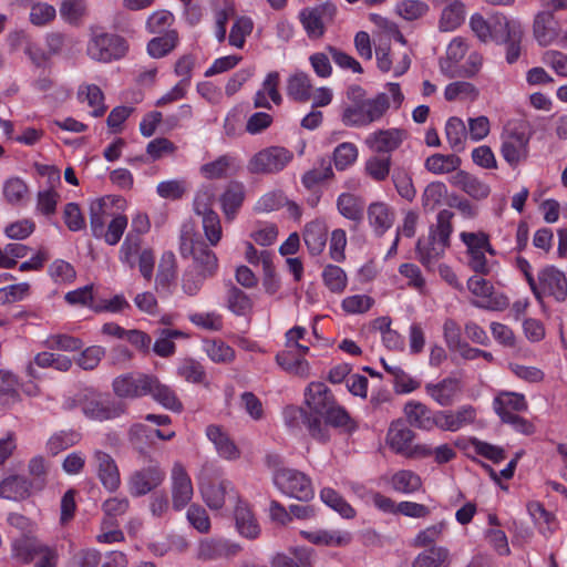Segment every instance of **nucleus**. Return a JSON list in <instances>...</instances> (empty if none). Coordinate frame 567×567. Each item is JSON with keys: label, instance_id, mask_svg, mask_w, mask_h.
Wrapping results in <instances>:
<instances>
[{"label": "nucleus", "instance_id": "obj_1", "mask_svg": "<svg viewBox=\"0 0 567 567\" xmlns=\"http://www.w3.org/2000/svg\"><path fill=\"white\" fill-rule=\"evenodd\" d=\"M388 92H380L374 96H368L367 91L360 85L353 84L347 90L348 103L343 107L341 121L347 127H364L380 121L389 111L391 100L395 109H399L404 95L398 83H388Z\"/></svg>", "mask_w": 567, "mask_h": 567}, {"label": "nucleus", "instance_id": "obj_2", "mask_svg": "<svg viewBox=\"0 0 567 567\" xmlns=\"http://www.w3.org/2000/svg\"><path fill=\"white\" fill-rule=\"evenodd\" d=\"M112 388L116 396L121 399H137L151 395L166 409L177 412L183 409L174 390L162 383L154 374L142 372L125 373L113 380Z\"/></svg>", "mask_w": 567, "mask_h": 567}, {"label": "nucleus", "instance_id": "obj_3", "mask_svg": "<svg viewBox=\"0 0 567 567\" xmlns=\"http://www.w3.org/2000/svg\"><path fill=\"white\" fill-rule=\"evenodd\" d=\"M305 402L309 409L308 414L323 417L327 427H341L347 432L357 429V423L351 419L344 408L339 405L330 391L322 382H311L305 391Z\"/></svg>", "mask_w": 567, "mask_h": 567}, {"label": "nucleus", "instance_id": "obj_4", "mask_svg": "<svg viewBox=\"0 0 567 567\" xmlns=\"http://www.w3.org/2000/svg\"><path fill=\"white\" fill-rule=\"evenodd\" d=\"M128 49V42L122 35L92 28L85 52L95 62L111 63L123 59Z\"/></svg>", "mask_w": 567, "mask_h": 567}, {"label": "nucleus", "instance_id": "obj_5", "mask_svg": "<svg viewBox=\"0 0 567 567\" xmlns=\"http://www.w3.org/2000/svg\"><path fill=\"white\" fill-rule=\"evenodd\" d=\"M195 227L190 223H186L182 227L179 251L183 257L193 256V262L189 266L193 269L214 277L218 269V259L208 246L198 239H195Z\"/></svg>", "mask_w": 567, "mask_h": 567}, {"label": "nucleus", "instance_id": "obj_6", "mask_svg": "<svg viewBox=\"0 0 567 567\" xmlns=\"http://www.w3.org/2000/svg\"><path fill=\"white\" fill-rule=\"evenodd\" d=\"M538 302H543L545 297H551L557 302H564L567 299V278L566 275L553 265L543 267L535 280V288H530Z\"/></svg>", "mask_w": 567, "mask_h": 567}, {"label": "nucleus", "instance_id": "obj_7", "mask_svg": "<svg viewBox=\"0 0 567 567\" xmlns=\"http://www.w3.org/2000/svg\"><path fill=\"white\" fill-rule=\"evenodd\" d=\"M275 485L286 495L307 502L313 497L310 478L293 468H279L274 474Z\"/></svg>", "mask_w": 567, "mask_h": 567}, {"label": "nucleus", "instance_id": "obj_8", "mask_svg": "<svg viewBox=\"0 0 567 567\" xmlns=\"http://www.w3.org/2000/svg\"><path fill=\"white\" fill-rule=\"evenodd\" d=\"M292 158V152L285 147H266L250 158L248 171L252 174H276L282 171Z\"/></svg>", "mask_w": 567, "mask_h": 567}, {"label": "nucleus", "instance_id": "obj_9", "mask_svg": "<svg viewBox=\"0 0 567 567\" xmlns=\"http://www.w3.org/2000/svg\"><path fill=\"white\" fill-rule=\"evenodd\" d=\"M165 480V472L159 463L150 458L148 464L135 472L128 478L127 486L132 496L140 497L157 488Z\"/></svg>", "mask_w": 567, "mask_h": 567}, {"label": "nucleus", "instance_id": "obj_10", "mask_svg": "<svg viewBox=\"0 0 567 567\" xmlns=\"http://www.w3.org/2000/svg\"><path fill=\"white\" fill-rule=\"evenodd\" d=\"M501 154L506 163L516 168L529 155V136L516 128H506L502 134Z\"/></svg>", "mask_w": 567, "mask_h": 567}, {"label": "nucleus", "instance_id": "obj_11", "mask_svg": "<svg viewBox=\"0 0 567 567\" xmlns=\"http://www.w3.org/2000/svg\"><path fill=\"white\" fill-rule=\"evenodd\" d=\"M194 210L198 216H202L206 239L212 246H216L221 239L223 230L218 214L212 209V196L209 193L200 192L196 195Z\"/></svg>", "mask_w": 567, "mask_h": 567}, {"label": "nucleus", "instance_id": "obj_12", "mask_svg": "<svg viewBox=\"0 0 567 567\" xmlns=\"http://www.w3.org/2000/svg\"><path fill=\"white\" fill-rule=\"evenodd\" d=\"M285 421L290 429H299L305 425L309 435L320 443H327L330 440L329 427L322 423V420L308 414L303 409L288 406L285 410Z\"/></svg>", "mask_w": 567, "mask_h": 567}, {"label": "nucleus", "instance_id": "obj_13", "mask_svg": "<svg viewBox=\"0 0 567 567\" xmlns=\"http://www.w3.org/2000/svg\"><path fill=\"white\" fill-rule=\"evenodd\" d=\"M336 13V6L326 2L315 8L303 9L300 12V21L309 38L319 39L323 35L326 25L333 21Z\"/></svg>", "mask_w": 567, "mask_h": 567}, {"label": "nucleus", "instance_id": "obj_14", "mask_svg": "<svg viewBox=\"0 0 567 567\" xmlns=\"http://www.w3.org/2000/svg\"><path fill=\"white\" fill-rule=\"evenodd\" d=\"M84 415L93 421H109L121 416L125 406L123 403L104 395L86 398L82 403Z\"/></svg>", "mask_w": 567, "mask_h": 567}, {"label": "nucleus", "instance_id": "obj_15", "mask_svg": "<svg viewBox=\"0 0 567 567\" xmlns=\"http://www.w3.org/2000/svg\"><path fill=\"white\" fill-rule=\"evenodd\" d=\"M92 465L102 486L109 492H115L121 486V474L115 460L111 454L95 450L92 455Z\"/></svg>", "mask_w": 567, "mask_h": 567}, {"label": "nucleus", "instance_id": "obj_16", "mask_svg": "<svg viewBox=\"0 0 567 567\" xmlns=\"http://www.w3.org/2000/svg\"><path fill=\"white\" fill-rule=\"evenodd\" d=\"M241 547L223 538L200 539L196 548V557L199 560L209 561L229 558L237 555Z\"/></svg>", "mask_w": 567, "mask_h": 567}, {"label": "nucleus", "instance_id": "obj_17", "mask_svg": "<svg viewBox=\"0 0 567 567\" xmlns=\"http://www.w3.org/2000/svg\"><path fill=\"white\" fill-rule=\"evenodd\" d=\"M454 214L451 210L443 209L437 215V224L432 233L431 241L427 244V260L442 256L450 246V236L452 233L451 219Z\"/></svg>", "mask_w": 567, "mask_h": 567}, {"label": "nucleus", "instance_id": "obj_18", "mask_svg": "<svg viewBox=\"0 0 567 567\" xmlns=\"http://www.w3.org/2000/svg\"><path fill=\"white\" fill-rule=\"evenodd\" d=\"M414 437L415 435L413 431L408 426L405 421L403 419H398L390 424L386 434V443L395 453L412 457L416 452L412 447Z\"/></svg>", "mask_w": 567, "mask_h": 567}, {"label": "nucleus", "instance_id": "obj_19", "mask_svg": "<svg viewBox=\"0 0 567 567\" xmlns=\"http://www.w3.org/2000/svg\"><path fill=\"white\" fill-rule=\"evenodd\" d=\"M467 288L482 299L475 302L477 307L498 310L507 306V299L504 296H494L493 285L481 276H472L467 280Z\"/></svg>", "mask_w": 567, "mask_h": 567}, {"label": "nucleus", "instance_id": "obj_20", "mask_svg": "<svg viewBox=\"0 0 567 567\" xmlns=\"http://www.w3.org/2000/svg\"><path fill=\"white\" fill-rule=\"evenodd\" d=\"M193 497V484L185 467L176 462L172 468V501L176 511L184 508Z\"/></svg>", "mask_w": 567, "mask_h": 567}, {"label": "nucleus", "instance_id": "obj_21", "mask_svg": "<svg viewBox=\"0 0 567 567\" xmlns=\"http://www.w3.org/2000/svg\"><path fill=\"white\" fill-rule=\"evenodd\" d=\"M408 133L402 128L379 130L365 138V145L374 153H391L400 147Z\"/></svg>", "mask_w": 567, "mask_h": 567}, {"label": "nucleus", "instance_id": "obj_22", "mask_svg": "<svg viewBox=\"0 0 567 567\" xmlns=\"http://www.w3.org/2000/svg\"><path fill=\"white\" fill-rule=\"evenodd\" d=\"M246 192L243 183L231 181L219 197L221 210L227 220H233L245 200Z\"/></svg>", "mask_w": 567, "mask_h": 567}, {"label": "nucleus", "instance_id": "obj_23", "mask_svg": "<svg viewBox=\"0 0 567 567\" xmlns=\"http://www.w3.org/2000/svg\"><path fill=\"white\" fill-rule=\"evenodd\" d=\"M338 212L353 223V229L364 219L365 202L362 197L351 193H342L337 199Z\"/></svg>", "mask_w": 567, "mask_h": 567}, {"label": "nucleus", "instance_id": "obj_24", "mask_svg": "<svg viewBox=\"0 0 567 567\" xmlns=\"http://www.w3.org/2000/svg\"><path fill=\"white\" fill-rule=\"evenodd\" d=\"M468 48L466 39L462 37L454 38L447 45L445 58L440 59L441 71L451 78L455 76L457 65L466 55Z\"/></svg>", "mask_w": 567, "mask_h": 567}, {"label": "nucleus", "instance_id": "obj_25", "mask_svg": "<svg viewBox=\"0 0 567 567\" xmlns=\"http://www.w3.org/2000/svg\"><path fill=\"white\" fill-rule=\"evenodd\" d=\"M369 224L378 236H382L394 223V210L383 202L371 203L367 208Z\"/></svg>", "mask_w": 567, "mask_h": 567}, {"label": "nucleus", "instance_id": "obj_26", "mask_svg": "<svg viewBox=\"0 0 567 567\" xmlns=\"http://www.w3.org/2000/svg\"><path fill=\"white\" fill-rule=\"evenodd\" d=\"M491 41L504 43L507 40H522L523 30L520 24L508 20L503 14L492 17Z\"/></svg>", "mask_w": 567, "mask_h": 567}, {"label": "nucleus", "instance_id": "obj_27", "mask_svg": "<svg viewBox=\"0 0 567 567\" xmlns=\"http://www.w3.org/2000/svg\"><path fill=\"white\" fill-rule=\"evenodd\" d=\"M493 408L502 421L515 415L514 412L527 410V402L523 394L515 392H501L493 401Z\"/></svg>", "mask_w": 567, "mask_h": 567}, {"label": "nucleus", "instance_id": "obj_28", "mask_svg": "<svg viewBox=\"0 0 567 567\" xmlns=\"http://www.w3.org/2000/svg\"><path fill=\"white\" fill-rule=\"evenodd\" d=\"M176 258L172 251L162 255L158 270L155 278V290L157 292H171V287L176 279Z\"/></svg>", "mask_w": 567, "mask_h": 567}, {"label": "nucleus", "instance_id": "obj_29", "mask_svg": "<svg viewBox=\"0 0 567 567\" xmlns=\"http://www.w3.org/2000/svg\"><path fill=\"white\" fill-rule=\"evenodd\" d=\"M451 183L475 199H484L491 192L488 185L465 171H457L451 177Z\"/></svg>", "mask_w": 567, "mask_h": 567}, {"label": "nucleus", "instance_id": "obj_30", "mask_svg": "<svg viewBox=\"0 0 567 567\" xmlns=\"http://www.w3.org/2000/svg\"><path fill=\"white\" fill-rule=\"evenodd\" d=\"M208 440L215 445L218 454L226 460H236L240 452L228 434L218 425L212 424L206 429Z\"/></svg>", "mask_w": 567, "mask_h": 567}, {"label": "nucleus", "instance_id": "obj_31", "mask_svg": "<svg viewBox=\"0 0 567 567\" xmlns=\"http://www.w3.org/2000/svg\"><path fill=\"white\" fill-rule=\"evenodd\" d=\"M35 491L33 484L23 476L13 475L0 483V497L19 501L29 497Z\"/></svg>", "mask_w": 567, "mask_h": 567}, {"label": "nucleus", "instance_id": "obj_32", "mask_svg": "<svg viewBox=\"0 0 567 567\" xmlns=\"http://www.w3.org/2000/svg\"><path fill=\"white\" fill-rule=\"evenodd\" d=\"M302 236L309 252L316 256L326 247L328 228L323 221L312 220L305 226Z\"/></svg>", "mask_w": 567, "mask_h": 567}, {"label": "nucleus", "instance_id": "obj_33", "mask_svg": "<svg viewBox=\"0 0 567 567\" xmlns=\"http://www.w3.org/2000/svg\"><path fill=\"white\" fill-rule=\"evenodd\" d=\"M44 543L32 535H22L12 542V555L23 564H30L41 549Z\"/></svg>", "mask_w": 567, "mask_h": 567}, {"label": "nucleus", "instance_id": "obj_34", "mask_svg": "<svg viewBox=\"0 0 567 567\" xmlns=\"http://www.w3.org/2000/svg\"><path fill=\"white\" fill-rule=\"evenodd\" d=\"M534 35L537 42L546 47L558 35L557 22L549 11L538 13L534 21Z\"/></svg>", "mask_w": 567, "mask_h": 567}, {"label": "nucleus", "instance_id": "obj_35", "mask_svg": "<svg viewBox=\"0 0 567 567\" xmlns=\"http://www.w3.org/2000/svg\"><path fill=\"white\" fill-rule=\"evenodd\" d=\"M90 227L95 238H101L102 228L105 227L106 220L112 216L111 206L106 197L94 199L90 203Z\"/></svg>", "mask_w": 567, "mask_h": 567}, {"label": "nucleus", "instance_id": "obj_36", "mask_svg": "<svg viewBox=\"0 0 567 567\" xmlns=\"http://www.w3.org/2000/svg\"><path fill=\"white\" fill-rule=\"evenodd\" d=\"M279 85V73L270 72L266 76L262 83V90H259L254 97V106L255 107H265L270 109V103L267 99V94L275 104L281 103V95L278 91Z\"/></svg>", "mask_w": 567, "mask_h": 567}, {"label": "nucleus", "instance_id": "obj_37", "mask_svg": "<svg viewBox=\"0 0 567 567\" xmlns=\"http://www.w3.org/2000/svg\"><path fill=\"white\" fill-rule=\"evenodd\" d=\"M301 536L315 545L324 546H346L351 540V535L349 533L337 530H302Z\"/></svg>", "mask_w": 567, "mask_h": 567}, {"label": "nucleus", "instance_id": "obj_38", "mask_svg": "<svg viewBox=\"0 0 567 567\" xmlns=\"http://www.w3.org/2000/svg\"><path fill=\"white\" fill-rule=\"evenodd\" d=\"M233 491L229 481L212 482L202 486V494L206 504L213 509H219L225 504L227 493Z\"/></svg>", "mask_w": 567, "mask_h": 567}, {"label": "nucleus", "instance_id": "obj_39", "mask_svg": "<svg viewBox=\"0 0 567 567\" xmlns=\"http://www.w3.org/2000/svg\"><path fill=\"white\" fill-rule=\"evenodd\" d=\"M312 84L308 74L303 72L291 75L287 81V93L297 102L306 103L311 99Z\"/></svg>", "mask_w": 567, "mask_h": 567}, {"label": "nucleus", "instance_id": "obj_40", "mask_svg": "<svg viewBox=\"0 0 567 567\" xmlns=\"http://www.w3.org/2000/svg\"><path fill=\"white\" fill-rule=\"evenodd\" d=\"M179 37L176 30H168L161 37H155L147 43V53L159 59L169 54L178 44Z\"/></svg>", "mask_w": 567, "mask_h": 567}, {"label": "nucleus", "instance_id": "obj_41", "mask_svg": "<svg viewBox=\"0 0 567 567\" xmlns=\"http://www.w3.org/2000/svg\"><path fill=\"white\" fill-rule=\"evenodd\" d=\"M235 520L240 535L250 539H254L259 535L260 528L247 505L239 503L236 506Z\"/></svg>", "mask_w": 567, "mask_h": 567}, {"label": "nucleus", "instance_id": "obj_42", "mask_svg": "<svg viewBox=\"0 0 567 567\" xmlns=\"http://www.w3.org/2000/svg\"><path fill=\"white\" fill-rule=\"evenodd\" d=\"M460 390L458 380L446 378L432 386L427 385V392L440 405L447 406L452 404L453 399Z\"/></svg>", "mask_w": 567, "mask_h": 567}, {"label": "nucleus", "instance_id": "obj_43", "mask_svg": "<svg viewBox=\"0 0 567 567\" xmlns=\"http://www.w3.org/2000/svg\"><path fill=\"white\" fill-rule=\"evenodd\" d=\"M226 300L228 309L236 316H247L252 311V299L235 285L228 288Z\"/></svg>", "mask_w": 567, "mask_h": 567}, {"label": "nucleus", "instance_id": "obj_44", "mask_svg": "<svg viewBox=\"0 0 567 567\" xmlns=\"http://www.w3.org/2000/svg\"><path fill=\"white\" fill-rule=\"evenodd\" d=\"M277 363L288 373L300 378H308L310 367L307 360L297 357L291 351H282L276 355Z\"/></svg>", "mask_w": 567, "mask_h": 567}, {"label": "nucleus", "instance_id": "obj_45", "mask_svg": "<svg viewBox=\"0 0 567 567\" xmlns=\"http://www.w3.org/2000/svg\"><path fill=\"white\" fill-rule=\"evenodd\" d=\"M465 6L460 0H451L442 10L440 28L444 31L456 29L463 21Z\"/></svg>", "mask_w": 567, "mask_h": 567}, {"label": "nucleus", "instance_id": "obj_46", "mask_svg": "<svg viewBox=\"0 0 567 567\" xmlns=\"http://www.w3.org/2000/svg\"><path fill=\"white\" fill-rule=\"evenodd\" d=\"M445 134L451 148L462 152L465 148L467 137L466 126L458 117H451L445 126Z\"/></svg>", "mask_w": 567, "mask_h": 567}, {"label": "nucleus", "instance_id": "obj_47", "mask_svg": "<svg viewBox=\"0 0 567 567\" xmlns=\"http://www.w3.org/2000/svg\"><path fill=\"white\" fill-rule=\"evenodd\" d=\"M461 158L455 154H433L427 157V171L434 174H449L461 165Z\"/></svg>", "mask_w": 567, "mask_h": 567}, {"label": "nucleus", "instance_id": "obj_48", "mask_svg": "<svg viewBox=\"0 0 567 567\" xmlns=\"http://www.w3.org/2000/svg\"><path fill=\"white\" fill-rule=\"evenodd\" d=\"M320 497L324 504L338 512L344 518H352L355 515L354 509L344 498L334 489L326 487L321 491Z\"/></svg>", "mask_w": 567, "mask_h": 567}, {"label": "nucleus", "instance_id": "obj_49", "mask_svg": "<svg viewBox=\"0 0 567 567\" xmlns=\"http://www.w3.org/2000/svg\"><path fill=\"white\" fill-rule=\"evenodd\" d=\"M391 484L398 492L413 493L421 488L422 478L411 471L402 470L392 476Z\"/></svg>", "mask_w": 567, "mask_h": 567}, {"label": "nucleus", "instance_id": "obj_50", "mask_svg": "<svg viewBox=\"0 0 567 567\" xmlns=\"http://www.w3.org/2000/svg\"><path fill=\"white\" fill-rule=\"evenodd\" d=\"M391 157L374 155L367 159L364 169L374 181H384L390 173Z\"/></svg>", "mask_w": 567, "mask_h": 567}, {"label": "nucleus", "instance_id": "obj_51", "mask_svg": "<svg viewBox=\"0 0 567 567\" xmlns=\"http://www.w3.org/2000/svg\"><path fill=\"white\" fill-rule=\"evenodd\" d=\"M261 265L264 270L262 285L265 291L269 295H275L280 288V281L275 272L271 254L267 250L261 251Z\"/></svg>", "mask_w": 567, "mask_h": 567}, {"label": "nucleus", "instance_id": "obj_52", "mask_svg": "<svg viewBox=\"0 0 567 567\" xmlns=\"http://www.w3.org/2000/svg\"><path fill=\"white\" fill-rule=\"evenodd\" d=\"M126 227L127 217L125 215L117 214L110 220L106 229L105 227L102 228L101 238H103L106 244L114 246L121 240Z\"/></svg>", "mask_w": 567, "mask_h": 567}, {"label": "nucleus", "instance_id": "obj_53", "mask_svg": "<svg viewBox=\"0 0 567 567\" xmlns=\"http://www.w3.org/2000/svg\"><path fill=\"white\" fill-rule=\"evenodd\" d=\"M447 101L454 100H470L473 101L477 97V89L470 82L457 81L449 84L444 92Z\"/></svg>", "mask_w": 567, "mask_h": 567}, {"label": "nucleus", "instance_id": "obj_54", "mask_svg": "<svg viewBox=\"0 0 567 567\" xmlns=\"http://www.w3.org/2000/svg\"><path fill=\"white\" fill-rule=\"evenodd\" d=\"M358 158V148L352 143H341L334 148L333 161L338 171H343L352 165Z\"/></svg>", "mask_w": 567, "mask_h": 567}, {"label": "nucleus", "instance_id": "obj_55", "mask_svg": "<svg viewBox=\"0 0 567 567\" xmlns=\"http://www.w3.org/2000/svg\"><path fill=\"white\" fill-rule=\"evenodd\" d=\"M79 441L80 435L76 432H59L49 439L47 449L52 455H58L68 447L75 445Z\"/></svg>", "mask_w": 567, "mask_h": 567}, {"label": "nucleus", "instance_id": "obj_56", "mask_svg": "<svg viewBox=\"0 0 567 567\" xmlns=\"http://www.w3.org/2000/svg\"><path fill=\"white\" fill-rule=\"evenodd\" d=\"M209 276L188 267L182 277V289L188 296H196Z\"/></svg>", "mask_w": 567, "mask_h": 567}, {"label": "nucleus", "instance_id": "obj_57", "mask_svg": "<svg viewBox=\"0 0 567 567\" xmlns=\"http://www.w3.org/2000/svg\"><path fill=\"white\" fill-rule=\"evenodd\" d=\"M322 278L324 285L332 292H342L347 287V275L339 266H326Z\"/></svg>", "mask_w": 567, "mask_h": 567}, {"label": "nucleus", "instance_id": "obj_58", "mask_svg": "<svg viewBox=\"0 0 567 567\" xmlns=\"http://www.w3.org/2000/svg\"><path fill=\"white\" fill-rule=\"evenodd\" d=\"M141 237L130 231L121 247V260L131 268L135 266V258L141 254Z\"/></svg>", "mask_w": 567, "mask_h": 567}, {"label": "nucleus", "instance_id": "obj_59", "mask_svg": "<svg viewBox=\"0 0 567 567\" xmlns=\"http://www.w3.org/2000/svg\"><path fill=\"white\" fill-rule=\"evenodd\" d=\"M403 412L408 426L410 425L419 430L425 427V405L423 403L409 401L405 403Z\"/></svg>", "mask_w": 567, "mask_h": 567}, {"label": "nucleus", "instance_id": "obj_60", "mask_svg": "<svg viewBox=\"0 0 567 567\" xmlns=\"http://www.w3.org/2000/svg\"><path fill=\"white\" fill-rule=\"evenodd\" d=\"M60 14L69 23H78L86 14V3L84 0H62Z\"/></svg>", "mask_w": 567, "mask_h": 567}, {"label": "nucleus", "instance_id": "obj_61", "mask_svg": "<svg viewBox=\"0 0 567 567\" xmlns=\"http://www.w3.org/2000/svg\"><path fill=\"white\" fill-rule=\"evenodd\" d=\"M254 24L251 19L247 17H241L237 19L234 25L230 29V33L228 37L229 44L241 49L245 44V39L252 31Z\"/></svg>", "mask_w": 567, "mask_h": 567}, {"label": "nucleus", "instance_id": "obj_62", "mask_svg": "<svg viewBox=\"0 0 567 567\" xmlns=\"http://www.w3.org/2000/svg\"><path fill=\"white\" fill-rule=\"evenodd\" d=\"M28 190L27 184L18 177L8 179L3 185L4 198L11 205L20 204L27 196Z\"/></svg>", "mask_w": 567, "mask_h": 567}, {"label": "nucleus", "instance_id": "obj_63", "mask_svg": "<svg viewBox=\"0 0 567 567\" xmlns=\"http://www.w3.org/2000/svg\"><path fill=\"white\" fill-rule=\"evenodd\" d=\"M51 278L59 284H70L76 277L74 267L62 259L54 260L49 267Z\"/></svg>", "mask_w": 567, "mask_h": 567}, {"label": "nucleus", "instance_id": "obj_64", "mask_svg": "<svg viewBox=\"0 0 567 567\" xmlns=\"http://www.w3.org/2000/svg\"><path fill=\"white\" fill-rule=\"evenodd\" d=\"M174 22V16L167 10H157L153 12L147 21L146 29L150 33L161 34Z\"/></svg>", "mask_w": 567, "mask_h": 567}]
</instances>
